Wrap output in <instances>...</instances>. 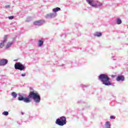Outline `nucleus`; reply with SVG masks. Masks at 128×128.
Wrapping results in <instances>:
<instances>
[{
  "mask_svg": "<svg viewBox=\"0 0 128 128\" xmlns=\"http://www.w3.org/2000/svg\"><path fill=\"white\" fill-rule=\"evenodd\" d=\"M2 114H4V116H8V112L5 111L2 112Z\"/></svg>",
  "mask_w": 128,
  "mask_h": 128,
  "instance_id": "nucleus-18",
  "label": "nucleus"
},
{
  "mask_svg": "<svg viewBox=\"0 0 128 128\" xmlns=\"http://www.w3.org/2000/svg\"><path fill=\"white\" fill-rule=\"evenodd\" d=\"M59 10H60V8L58 7H57L52 10L53 12H59Z\"/></svg>",
  "mask_w": 128,
  "mask_h": 128,
  "instance_id": "nucleus-16",
  "label": "nucleus"
},
{
  "mask_svg": "<svg viewBox=\"0 0 128 128\" xmlns=\"http://www.w3.org/2000/svg\"><path fill=\"white\" fill-rule=\"evenodd\" d=\"M64 66V64H62V66Z\"/></svg>",
  "mask_w": 128,
  "mask_h": 128,
  "instance_id": "nucleus-27",
  "label": "nucleus"
},
{
  "mask_svg": "<svg viewBox=\"0 0 128 128\" xmlns=\"http://www.w3.org/2000/svg\"><path fill=\"white\" fill-rule=\"evenodd\" d=\"M56 124L62 126L66 124V118L64 116H61L60 118H58L56 121Z\"/></svg>",
  "mask_w": 128,
  "mask_h": 128,
  "instance_id": "nucleus-4",
  "label": "nucleus"
},
{
  "mask_svg": "<svg viewBox=\"0 0 128 128\" xmlns=\"http://www.w3.org/2000/svg\"><path fill=\"white\" fill-rule=\"evenodd\" d=\"M86 3L93 8H98L102 6V4L94 0H86Z\"/></svg>",
  "mask_w": 128,
  "mask_h": 128,
  "instance_id": "nucleus-3",
  "label": "nucleus"
},
{
  "mask_svg": "<svg viewBox=\"0 0 128 128\" xmlns=\"http://www.w3.org/2000/svg\"><path fill=\"white\" fill-rule=\"evenodd\" d=\"M82 88H86V86L85 85H82Z\"/></svg>",
  "mask_w": 128,
  "mask_h": 128,
  "instance_id": "nucleus-23",
  "label": "nucleus"
},
{
  "mask_svg": "<svg viewBox=\"0 0 128 128\" xmlns=\"http://www.w3.org/2000/svg\"><path fill=\"white\" fill-rule=\"evenodd\" d=\"M30 20H32V18H30V20L28 18L26 20V22H30Z\"/></svg>",
  "mask_w": 128,
  "mask_h": 128,
  "instance_id": "nucleus-21",
  "label": "nucleus"
},
{
  "mask_svg": "<svg viewBox=\"0 0 128 128\" xmlns=\"http://www.w3.org/2000/svg\"><path fill=\"white\" fill-rule=\"evenodd\" d=\"M11 96H12L13 98H16V96H18V94H16V92H12Z\"/></svg>",
  "mask_w": 128,
  "mask_h": 128,
  "instance_id": "nucleus-15",
  "label": "nucleus"
},
{
  "mask_svg": "<svg viewBox=\"0 0 128 128\" xmlns=\"http://www.w3.org/2000/svg\"><path fill=\"white\" fill-rule=\"evenodd\" d=\"M94 36H102V32H96L94 34Z\"/></svg>",
  "mask_w": 128,
  "mask_h": 128,
  "instance_id": "nucleus-13",
  "label": "nucleus"
},
{
  "mask_svg": "<svg viewBox=\"0 0 128 128\" xmlns=\"http://www.w3.org/2000/svg\"><path fill=\"white\" fill-rule=\"evenodd\" d=\"M14 16H9L8 17V18L10 19V20H14Z\"/></svg>",
  "mask_w": 128,
  "mask_h": 128,
  "instance_id": "nucleus-20",
  "label": "nucleus"
},
{
  "mask_svg": "<svg viewBox=\"0 0 128 128\" xmlns=\"http://www.w3.org/2000/svg\"><path fill=\"white\" fill-rule=\"evenodd\" d=\"M98 80L102 82L104 86H112V82L110 81V77L106 74H101L98 76Z\"/></svg>",
  "mask_w": 128,
  "mask_h": 128,
  "instance_id": "nucleus-2",
  "label": "nucleus"
},
{
  "mask_svg": "<svg viewBox=\"0 0 128 128\" xmlns=\"http://www.w3.org/2000/svg\"><path fill=\"white\" fill-rule=\"evenodd\" d=\"M18 100L24 102L28 103L30 102V98H32L36 106H38L40 102V96L36 92L31 91L30 92L28 98H24L20 94H18Z\"/></svg>",
  "mask_w": 128,
  "mask_h": 128,
  "instance_id": "nucleus-1",
  "label": "nucleus"
},
{
  "mask_svg": "<svg viewBox=\"0 0 128 128\" xmlns=\"http://www.w3.org/2000/svg\"><path fill=\"white\" fill-rule=\"evenodd\" d=\"M8 40V36L5 35L4 38V40L2 41V42L0 43V48H2L3 46H4V44Z\"/></svg>",
  "mask_w": 128,
  "mask_h": 128,
  "instance_id": "nucleus-6",
  "label": "nucleus"
},
{
  "mask_svg": "<svg viewBox=\"0 0 128 128\" xmlns=\"http://www.w3.org/2000/svg\"><path fill=\"white\" fill-rule=\"evenodd\" d=\"M30 90H32V88H30Z\"/></svg>",
  "mask_w": 128,
  "mask_h": 128,
  "instance_id": "nucleus-26",
  "label": "nucleus"
},
{
  "mask_svg": "<svg viewBox=\"0 0 128 128\" xmlns=\"http://www.w3.org/2000/svg\"><path fill=\"white\" fill-rule=\"evenodd\" d=\"M8 61L6 59H2L0 60V66H6Z\"/></svg>",
  "mask_w": 128,
  "mask_h": 128,
  "instance_id": "nucleus-9",
  "label": "nucleus"
},
{
  "mask_svg": "<svg viewBox=\"0 0 128 128\" xmlns=\"http://www.w3.org/2000/svg\"><path fill=\"white\" fill-rule=\"evenodd\" d=\"M26 76V73H24V74H21V76Z\"/></svg>",
  "mask_w": 128,
  "mask_h": 128,
  "instance_id": "nucleus-22",
  "label": "nucleus"
},
{
  "mask_svg": "<svg viewBox=\"0 0 128 128\" xmlns=\"http://www.w3.org/2000/svg\"><path fill=\"white\" fill-rule=\"evenodd\" d=\"M16 42V39H14L13 41L11 42H8L7 44L6 45V48H10L12 44H14V42Z\"/></svg>",
  "mask_w": 128,
  "mask_h": 128,
  "instance_id": "nucleus-11",
  "label": "nucleus"
},
{
  "mask_svg": "<svg viewBox=\"0 0 128 128\" xmlns=\"http://www.w3.org/2000/svg\"><path fill=\"white\" fill-rule=\"evenodd\" d=\"M116 82H124V76H118L116 78Z\"/></svg>",
  "mask_w": 128,
  "mask_h": 128,
  "instance_id": "nucleus-10",
  "label": "nucleus"
},
{
  "mask_svg": "<svg viewBox=\"0 0 128 128\" xmlns=\"http://www.w3.org/2000/svg\"><path fill=\"white\" fill-rule=\"evenodd\" d=\"M6 8H10V5L6 6Z\"/></svg>",
  "mask_w": 128,
  "mask_h": 128,
  "instance_id": "nucleus-24",
  "label": "nucleus"
},
{
  "mask_svg": "<svg viewBox=\"0 0 128 128\" xmlns=\"http://www.w3.org/2000/svg\"><path fill=\"white\" fill-rule=\"evenodd\" d=\"M116 24H122V20L120 18L116 19Z\"/></svg>",
  "mask_w": 128,
  "mask_h": 128,
  "instance_id": "nucleus-17",
  "label": "nucleus"
},
{
  "mask_svg": "<svg viewBox=\"0 0 128 128\" xmlns=\"http://www.w3.org/2000/svg\"><path fill=\"white\" fill-rule=\"evenodd\" d=\"M110 120H116V117L114 116H110Z\"/></svg>",
  "mask_w": 128,
  "mask_h": 128,
  "instance_id": "nucleus-19",
  "label": "nucleus"
},
{
  "mask_svg": "<svg viewBox=\"0 0 128 128\" xmlns=\"http://www.w3.org/2000/svg\"><path fill=\"white\" fill-rule=\"evenodd\" d=\"M112 124H110V122H106L105 124V128H112Z\"/></svg>",
  "mask_w": 128,
  "mask_h": 128,
  "instance_id": "nucleus-12",
  "label": "nucleus"
},
{
  "mask_svg": "<svg viewBox=\"0 0 128 128\" xmlns=\"http://www.w3.org/2000/svg\"><path fill=\"white\" fill-rule=\"evenodd\" d=\"M44 24V20H40L34 22V26H42Z\"/></svg>",
  "mask_w": 128,
  "mask_h": 128,
  "instance_id": "nucleus-8",
  "label": "nucleus"
},
{
  "mask_svg": "<svg viewBox=\"0 0 128 128\" xmlns=\"http://www.w3.org/2000/svg\"><path fill=\"white\" fill-rule=\"evenodd\" d=\"M56 16H57L56 12H54L53 13H50L47 14L46 16V18H56Z\"/></svg>",
  "mask_w": 128,
  "mask_h": 128,
  "instance_id": "nucleus-7",
  "label": "nucleus"
},
{
  "mask_svg": "<svg viewBox=\"0 0 128 128\" xmlns=\"http://www.w3.org/2000/svg\"><path fill=\"white\" fill-rule=\"evenodd\" d=\"M21 114L22 115H24V113L23 112H22Z\"/></svg>",
  "mask_w": 128,
  "mask_h": 128,
  "instance_id": "nucleus-25",
  "label": "nucleus"
},
{
  "mask_svg": "<svg viewBox=\"0 0 128 128\" xmlns=\"http://www.w3.org/2000/svg\"><path fill=\"white\" fill-rule=\"evenodd\" d=\"M15 70H19L22 71L26 70V66L20 62H16L14 64Z\"/></svg>",
  "mask_w": 128,
  "mask_h": 128,
  "instance_id": "nucleus-5",
  "label": "nucleus"
},
{
  "mask_svg": "<svg viewBox=\"0 0 128 128\" xmlns=\"http://www.w3.org/2000/svg\"><path fill=\"white\" fill-rule=\"evenodd\" d=\"M42 44H44V40H39L38 41V46H42Z\"/></svg>",
  "mask_w": 128,
  "mask_h": 128,
  "instance_id": "nucleus-14",
  "label": "nucleus"
}]
</instances>
